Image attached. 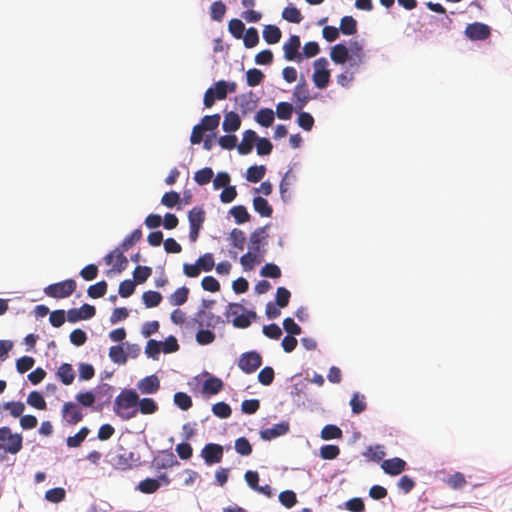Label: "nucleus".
<instances>
[{
    "mask_svg": "<svg viewBox=\"0 0 512 512\" xmlns=\"http://www.w3.org/2000/svg\"><path fill=\"white\" fill-rule=\"evenodd\" d=\"M212 412L215 416L225 419L231 416V407L225 402H217L212 406Z\"/></svg>",
    "mask_w": 512,
    "mask_h": 512,
    "instance_id": "nucleus-56",
    "label": "nucleus"
},
{
    "mask_svg": "<svg viewBox=\"0 0 512 512\" xmlns=\"http://www.w3.org/2000/svg\"><path fill=\"white\" fill-rule=\"evenodd\" d=\"M223 454V447L216 443H208L201 450V456L207 465H213L221 462Z\"/></svg>",
    "mask_w": 512,
    "mask_h": 512,
    "instance_id": "nucleus-9",
    "label": "nucleus"
},
{
    "mask_svg": "<svg viewBox=\"0 0 512 512\" xmlns=\"http://www.w3.org/2000/svg\"><path fill=\"white\" fill-rule=\"evenodd\" d=\"M279 501L286 508H291L297 503V497L295 492L285 490L279 494Z\"/></svg>",
    "mask_w": 512,
    "mask_h": 512,
    "instance_id": "nucleus-59",
    "label": "nucleus"
},
{
    "mask_svg": "<svg viewBox=\"0 0 512 512\" xmlns=\"http://www.w3.org/2000/svg\"><path fill=\"white\" fill-rule=\"evenodd\" d=\"M200 271L204 270L206 272L211 271L215 266L214 258L212 254L206 253L203 256L199 257L196 261Z\"/></svg>",
    "mask_w": 512,
    "mask_h": 512,
    "instance_id": "nucleus-63",
    "label": "nucleus"
},
{
    "mask_svg": "<svg viewBox=\"0 0 512 512\" xmlns=\"http://www.w3.org/2000/svg\"><path fill=\"white\" fill-rule=\"evenodd\" d=\"M174 403L181 410H188L192 406V399L184 392H177L174 394Z\"/></svg>",
    "mask_w": 512,
    "mask_h": 512,
    "instance_id": "nucleus-58",
    "label": "nucleus"
},
{
    "mask_svg": "<svg viewBox=\"0 0 512 512\" xmlns=\"http://www.w3.org/2000/svg\"><path fill=\"white\" fill-rule=\"evenodd\" d=\"M328 67V60L324 57L318 58L314 61V73L312 76L315 86L319 89L327 87L330 81V71Z\"/></svg>",
    "mask_w": 512,
    "mask_h": 512,
    "instance_id": "nucleus-5",
    "label": "nucleus"
},
{
    "mask_svg": "<svg viewBox=\"0 0 512 512\" xmlns=\"http://www.w3.org/2000/svg\"><path fill=\"white\" fill-rule=\"evenodd\" d=\"M230 214L233 216L237 224H242L250 220V214L243 205H237L230 209Z\"/></svg>",
    "mask_w": 512,
    "mask_h": 512,
    "instance_id": "nucleus-36",
    "label": "nucleus"
},
{
    "mask_svg": "<svg viewBox=\"0 0 512 512\" xmlns=\"http://www.w3.org/2000/svg\"><path fill=\"white\" fill-rule=\"evenodd\" d=\"M142 238V231L141 229H135L132 231L121 243V249L123 251L129 250L133 245H135L137 242H139Z\"/></svg>",
    "mask_w": 512,
    "mask_h": 512,
    "instance_id": "nucleus-44",
    "label": "nucleus"
},
{
    "mask_svg": "<svg viewBox=\"0 0 512 512\" xmlns=\"http://www.w3.org/2000/svg\"><path fill=\"white\" fill-rule=\"evenodd\" d=\"M2 408L5 409V410H8L10 415L17 418V417H20L22 415V413L24 412L25 410V405L24 403L20 402V401H11V402H6L2 405Z\"/></svg>",
    "mask_w": 512,
    "mask_h": 512,
    "instance_id": "nucleus-53",
    "label": "nucleus"
},
{
    "mask_svg": "<svg viewBox=\"0 0 512 512\" xmlns=\"http://www.w3.org/2000/svg\"><path fill=\"white\" fill-rule=\"evenodd\" d=\"M189 295V289L185 286L178 288L169 297L170 304L173 306H180L186 303Z\"/></svg>",
    "mask_w": 512,
    "mask_h": 512,
    "instance_id": "nucleus-31",
    "label": "nucleus"
},
{
    "mask_svg": "<svg viewBox=\"0 0 512 512\" xmlns=\"http://www.w3.org/2000/svg\"><path fill=\"white\" fill-rule=\"evenodd\" d=\"M220 119L221 117L219 114L207 115L202 118L201 123L199 125L205 131H212L219 126Z\"/></svg>",
    "mask_w": 512,
    "mask_h": 512,
    "instance_id": "nucleus-46",
    "label": "nucleus"
},
{
    "mask_svg": "<svg viewBox=\"0 0 512 512\" xmlns=\"http://www.w3.org/2000/svg\"><path fill=\"white\" fill-rule=\"evenodd\" d=\"M90 430L82 427L74 436H69L66 440L67 446L70 448L79 447L88 436Z\"/></svg>",
    "mask_w": 512,
    "mask_h": 512,
    "instance_id": "nucleus-35",
    "label": "nucleus"
},
{
    "mask_svg": "<svg viewBox=\"0 0 512 512\" xmlns=\"http://www.w3.org/2000/svg\"><path fill=\"white\" fill-rule=\"evenodd\" d=\"M253 208L262 217H271L273 213L272 206L268 203V201L265 198L261 196L254 197Z\"/></svg>",
    "mask_w": 512,
    "mask_h": 512,
    "instance_id": "nucleus-23",
    "label": "nucleus"
},
{
    "mask_svg": "<svg viewBox=\"0 0 512 512\" xmlns=\"http://www.w3.org/2000/svg\"><path fill=\"white\" fill-rule=\"evenodd\" d=\"M241 120L237 113L230 111L225 114L222 128L226 132H234L240 128Z\"/></svg>",
    "mask_w": 512,
    "mask_h": 512,
    "instance_id": "nucleus-22",
    "label": "nucleus"
},
{
    "mask_svg": "<svg viewBox=\"0 0 512 512\" xmlns=\"http://www.w3.org/2000/svg\"><path fill=\"white\" fill-rule=\"evenodd\" d=\"M297 123L305 131H310L314 125V118L310 113L301 111L298 115Z\"/></svg>",
    "mask_w": 512,
    "mask_h": 512,
    "instance_id": "nucleus-62",
    "label": "nucleus"
},
{
    "mask_svg": "<svg viewBox=\"0 0 512 512\" xmlns=\"http://www.w3.org/2000/svg\"><path fill=\"white\" fill-rule=\"evenodd\" d=\"M23 438L19 433H12L7 426L0 427V459L6 454H17L22 449Z\"/></svg>",
    "mask_w": 512,
    "mask_h": 512,
    "instance_id": "nucleus-2",
    "label": "nucleus"
},
{
    "mask_svg": "<svg viewBox=\"0 0 512 512\" xmlns=\"http://www.w3.org/2000/svg\"><path fill=\"white\" fill-rule=\"evenodd\" d=\"M66 491L64 488L57 487L46 491L45 499L51 503H60L65 499Z\"/></svg>",
    "mask_w": 512,
    "mask_h": 512,
    "instance_id": "nucleus-50",
    "label": "nucleus"
},
{
    "mask_svg": "<svg viewBox=\"0 0 512 512\" xmlns=\"http://www.w3.org/2000/svg\"><path fill=\"white\" fill-rule=\"evenodd\" d=\"M223 381L215 376H209L202 385V393L206 395L218 394L223 389Z\"/></svg>",
    "mask_w": 512,
    "mask_h": 512,
    "instance_id": "nucleus-19",
    "label": "nucleus"
},
{
    "mask_svg": "<svg viewBox=\"0 0 512 512\" xmlns=\"http://www.w3.org/2000/svg\"><path fill=\"white\" fill-rule=\"evenodd\" d=\"M235 450L241 456H248L252 453V445L245 437H239L235 440Z\"/></svg>",
    "mask_w": 512,
    "mask_h": 512,
    "instance_id": "nucleus-49",
    "label": "nucleus"
},
{
    "mask_svg": "<svg viewBox=\"0 0 512 512\" xmlns=\"http://www.w3.org/2000/svg\"><path fill=\"white\" fill-rule=\"evenodd\" d=\"M137 387L143 394H154L160 388V381L156 375H150L140 380Z\"/></svg>",
    "mask_w": 512,
    "mask_h": 512,
    "instance_id": "nucleus-15",
    "label": "nucleus"
},
{
    "mask_svg": "<svg viewBox=\"0 0 512 512\" xmlns=\"http://www.w3.org/2000/svg\"><path fill=\"white\" fill-rule=\"evenodd\" d=\"M340 454V448L337 445H324L320 448V457L325 460H333Z\"/></svg>",
    "mask_w": 512,
    "mask_h": 512,
    "instance_id": "nucleus-54",
    "label": "nucleus"
},
{
    "mask_svg": "<svg viewBox=\"0 0 512 512\" xmlns=\"http://www.w3.org/2000/svg\"><path fill=\"white\" fill-rule=\"evenodd\" d=\"M350 405L354 414L362 413L367 407L365 396L359 393H354L350 400Z\"/></svg>",
    "mask_w": 512,
    "mask_h": 512,
    "instance_id": "nucleus-39",
    "label": "nucleus"
},
{
    "mask_svg": "<svg viewBox=\"0 0 512 512\" xmlns=\"http://www.w3.org/2000/svg\"><path fill=\"white\" fill-rule=\"evenodd\" d=\"M152 269L148 266H137L133 272L134 282L144 283L151 275Z\"/></svg>",
    "mask_w": 512,
    "mask_h": 512,
    "instance_id": "nucleus-55",
    "label": "nucleus"
},
{
    "mask_svg": "<svg viewBox=\"0 0 512 512\" xmlns=\"http://www.w3.org/2000/svg\"><path fill=\"white\" fill-rule=\"evenodd\" d=\"M229 240L233 247H235L241 251L244 249V246L246 243V236L242 230L234 228L230 232Z\"/></svg>",
    "mask_w": 512,
    "mask_h": 512,
    "instance_id": "nucleus-34",
    "label": "nucleus"
},
{
    "mask_svg": "<svg viewBox=\"0 0 512 512\" xmlns=\"http://www.w3.org/2000/svg\"><path fill=\"white\" fill-rule=\"evenodd\" d=\"M190 228L201 229L205 221V211L201 207H194L188 213Z\"/></svg>",
    "mask_w": 512,
    "mask_h": 512,
    "instance_id": "nucleus-21",
    "label": "nucleus"
},
{
    "mask_svg": "<svg viewBox=\"0 0 512 512\" xmlns=\"http://www.w3.org/2000/svg\"><path fill=\"white\" fill-rule=\"evenodd\" d=\"M136 283L133 280L127 279L119 285V295L123 298L131 296L135 291Z\"/></svg>",
    "mask_w": 512,
    "mask_h": 512,
    "instance_id": "nucleus-64",
    "label": "nucleus"
},
{
    "mask_svg": "<svg viewBox=\"0 0 512 512\" xmlns=\"http://www.w3.org/2000/svg\"><path fill=\"white\" fill-rule=\"evenodd\" d=\"M339 29L344 35H353L357 32V21L352 16H344Z\"/></svg>",
    "mask_w": 512,
    "mask_h": 512,
    "instance_id": "nucleus-32",
    "label": "nucleus"
},
{
    "mask_svg": "<svg viewBox=\"0 0 512 512\" xmlns=\"http://www.w3.org/2000/svg\"><path fill=\"white\" fill-rule=\"evenodd\" d=\"M282 17L291 23H300L303 16L299 9L294 6L285 7L282 11Z\"/></svg>",
    "mask_w": 512,
    "mask_h": 512,
    "instance_id": "nucleus-37",
    "label": "nucleus"
},
{
    "mask_svg": "<svg viewBox=\"0 0 512 512\" xmlns=\"http://www.w3.org/2000/svg\"><path fill=\"white\" fill-rule=\"evenodd\" d=\"M57 376L64 385L72 384L75 378V372L72 365L68 363L61 364L58 368Z\"/></svg>",
    "mask_w": 512,
    "mask_h": 512,
    "instance_id": "nucleus-24",
    "label": "nucleus"
},
{
    "mask_svg": "<svg viewBox=\"0 0 512 512\" xmlns=\"http://www.w3.org/2000/svg\"><path fill=\"white\" fill-rule=\"evenodd\" d=\"M229 315L232 317V323L237 328H247L251 321L256 319V313L248 311L242 304L231 303L229 305Z\"/></svg>",
    "mask_w": 512,
    "mask_h": 512,
    "instance_id": "nucleus-3",
    "label": "nucleus"
},
{
    "mask_svg": "<svg viewBox=\"0 0 512 512\" xmlns=\"http://www.w3.org/2000/svg\"><path fill=\"white\" fill-rule=\"evenodd\" d=\"M274 118V112L270 108L260 109L255 117L257 123L264 127L271 126L274 122Z\"/></svg>",
    "mask_w": 512,
    "mask_h": 512,
    "instance_id": "nucleus-26",
    "label": "nucleus"
},
{
    "mask_svg": "<svg viewBox=\"0 0 512 512\" xmlns=\"http://www.w3.org/2000/svg\"><path fill=\"white\" fill-rule=\"evenodd\" d=\"M289 430V425L286 422L275 424L271 428L264 429L260 432V436L264 440H272L276 437L286 434Z\"/></svg>",
    "mask_w": 512,
    "mask_h": 512,
    "instance_id": "nucleus-18",
    "label": "nucleus"
},
{
    "mask_svg": "<svg viewBox=\"0 0 512 512\" xmlns=\"http://www.w3.org/2000/svg\"><path fill=\"white\" fill-rule=\"evenodd\" d=\"M293 106L288 102H280L276 106V115L279 119L288 120L291 118Z\"/></svg>",
    "mask_w": 512,
    "mask_h": 512,
    "instance_id": "nucleus-57",
    "label": "nucleus"
},
{
    "mask_svg": "<svg viewBox=\"0 0 512 512\" xmlns=\"http://www.w3.org/2000/svg\"><path fill=\"white\" fill-rule=\"evenodd\" d=\"M261 258V255L249 250L247 253L240 257V263L244 270H252L255 264L261 261Z\"/></svg>",
    "mask_w": 512,
    "mask_h": 512,
    "instance_id": "nucleus-28",
    "label": "nucleus"
},
{
    "mask_svg": "<svg viewBox=\"0 0 512 512\" xmlns=\"http://www.w3.org/2000/svg\"><path fill=\"white\" fill-rule=\"evenodd\" d=\"M160 488L159 480L155 478H146L139 482L137 489L144 494L155 493Z\"/></svg>",
    "mask_w": 512,
    "mask_h": 512,
    "instance_id": "nucleus-27",
    "label": "nucleus"
},
{
    "mask_svg": "<svg viewBox=\"0 0 512 512\" xmlns=\"http://www.w3.org/2000/svg\"><path fill=\"white\" fill-rule=\"evenodd\" d=\"M465 35L473 41H484L490 37L491 29L484 23L475 22L466 26Z\"/></svg>",
    "mask_w": 512,
    "mask_h": 512,
    "instance_id": "nucleus-8",
    "label": "nucleus"
},
{
    "mask_svg": "<svg viewBox=\"0 0 512 512\" xmlns=\"http://www.w3.org/2000/svg\"><path fill=\"white\" fill-rule=\"evenodd\" d=\"M293 99L296 109L301 111L311 99L310 90L305 80L300 81L294 88Z\"/></svg>",
    "mask_w": 512,
    "mask_h": 512,
    "instance_id": "nucleus-12",
    "label": "nucleus"
},
{
    "mask_svg": "<svg viewBox=\"0 0 512 512\" xmlns=\"http://www.w3.org/2000/svg\"><path fill=\"white\" fill-rule=\"evenodd\" d=\"M381 468L386 474L395 476L402 473L406 468V462L398 457L386 459L382 462Z\"/></svg>",
    "mask_w": 512,
    "mask_h": 512,
    "instance_id": "nucleus-14",
    "label": "nucleus"
},
{
    "mask_svg": "<svg viewBox=\"0 0 512 512\" xmlns=\"http://www.w3.org/2000/svg\"><path fill=\"white\" fill-rule=\"evenodd\" d=\"M262 364V357L255 351L243 353L238 361L239 368L247 373L255 372Z\"/></svg>",
    "mask_w": 512,
    "mask_h": 512,
    "instance_id": "nucleus-6",
    "label": "nucleus"
},
{
    "mask_svg": "<svg viewBox=\"0 0 512 512\" xmlns=\"http://www.w3.org/2000/svg\"><path fill=\"white\" fill-rule=\"evenodd\" d=\"M242 38L246 48H253L259 43V34L254 27L248 28Z\"/></svg>",
    "mask_w": 512,
    "mask_h": 512,
    "instance_id": "nucleus-43",
    "label": "nucleus"
},
{
    "mask_svg": "<svg viewBox=\"0 0 512 512\" xmlns=\"http://www.w3.org/2000/svg\"><path fill=\"white\" fill-rule=\"evenodd\" d=\"M109 357L112 362L123 365L127 362V355L123 348L119 345L111 346L109 349Z\"/></svg>",
    "mask_w": 512,
    "mask_h": 512,
    "instance_id": "nucleus-40",
    "label": "nucleus"
},
{
    "mask_svg": "<svg viewBox=\"0 0 512 512\" xmlns=\"http://www.w3.org/2000/svg\"><path fill=\"white\" fill-rule=\"evenodd\" d=\"M348 51L350 53L349 61L351 66H359L364 61L365 54L360 42L350 41Z\"/></svg>",
    "mask_w": 512,
    "mask_h": 512,
    "instance_id": "nucleus-16",
    "label": "nucleus"
},
{
    "mask_svg": "<svg viewBox=\"0 0 512 512\" xmlns=\"http://www.w3.org/2000/svg\"><path fill=\"white\" fill-rule=\"evenodd\" d=\"M291 297V293L285 287H278L276 291V305L280 308H284L288 305Z\"/></svg>",
    "mask_w": 512,
    "mask_h": 512,
    "instance_id": "nucleus-61",
    "label": "nucleus"
},
{
    "mask_svg": "<svg viewBox=\"0 0 512 512\" xmlns=\"http://www.w3.org/2000/svg\"><path fill=\"white\" fill-rule=\"evenodd\" d=\"M138 394L134 390H123L115 398L114 412L124 421L136 417L138 413Z\"/></svg>",
    "mask_w": 512,
    "mask_h": 512,
    "instance_id": "nucleus-1",
    "label": "nucleus"
},
{
    "mask_svg": "<svg viewBox=\"0 0 512 512\" xmlns=\"http://www.w3.org/2000/svg\"><path fill=\"white\" fill-rule=\"evenodd\" d=\"M27 404L38 410H45L47 408L44 397L38 391L30 392L27 397Z\"/></svg>",
    "mask_w": 512,
    "mask_h": 512,
    "instance_id": "nucleus-33",
    "label": "nucleus"
},
{
    "mask_svg": "<svg viewBox=\"0 0 512 512\" xmlns=\"http://www.w3.org/2000/svg\"><path fill=\"white\" fill-rule=\"evenodd\" d=\"M161 346L162 342L150 339L146 344L145 353L147 354L148 357L157 360L162 350Z\"/></svg>",
    "mask_w": 512,
    "mask_h": 512,
    "instance_id": "nucleus-52",
    "label": "nucleus"
},
{
    "mask_svg": "<svg viewBox=\"0 0 512 512\" xmlns=\"http://www.w3.org/2000/svg\"><path fill=\"white\" fill-rule=\"evenodd\" d=\"M268 226L257 228L250 234L249 237V250L253 251L261 256L265 253V250L261 247L265 244V240L268 237L266 232Z\"/></svg>",
    "mask_w": 512,
    "mask_h": 512,
    "instance_id": "nucleus-10",
    "label": "nucleus"
},
{
    "mask_svg": "<svg viewBox=\"0 0 512 512\" xmlns=\"http://www.w3.org/2000/svg\"><path fill=\"white\" fill-rule=\"evenodd\" d=\"M143 302L147 308H153L160 304L162 295L157 291H146L142 295Z\"/></svg>",
    "mask_w": 512,
    "mask_h": 512,
    "instance_id": "nucleus-38",
    "label": "nucleus"
},
{
    "mask_svg": "<svg viewBox=\"0 0 512 512\" xmlns=\"http://www.w3.org/2000/svg\"><path fill=\"white\" fill-rule=\"evenodd\" d=\"M226 13V6L222 1H215L210 6L211 18L215 21H222Z\"/></svg>",
    "mask_w": 512,
    "mask_h": 512,
    "instance_id": "nucleus-45",
    "label": "nucleus"
},
{
    "mask_svg": "<svg viewBox=\"0 0 512 512\" xmlns=\"http://www.w3.org/2000/svg\"><path fill=\"white\" fill-rule=\"evenodd\" d=\"M330 57L336 64H344L349 61V51L344 44H336L331 48Z\"/></svg>",
    "mask_w": 512,
    "mask_h": 512,
    "instance_id": "nucleus-20",
    "label": "nucleus"
},
{
    "mask_svg": "<svg viewBox=\"0 0 512 512\" xmlns=\"http://www.w3.org/2000/svg\"><path fill=\"white\" fill-rule=\"evenodd\" d=\"M260 274L263 277L276 279L281 277V270L276 264L267 263L261 268Z\"/></svg>",
    "mask_w": 512,
    "mask_h": 512,
    "instance_id": "nucleus-60",
    "label": "nucleus"
},
{
    "mask_svg": "<svg viewBox=\"0 0 512 512\" xmlns=\"http://www.w3.org/2000/svg\"><path fill=\"white\" fill-rule=\"evenodd\" d=\"M105 262L107 265L113 263L112 271L117 273H121L127 267L128 260L127 257L123 254L122 251L115 250L105 256Z\"/></svg>",
    "mask_w": 512,
    "mask_h": 512,
    "instance_id": "nucleus-13",
    "label": "nucleus"
},
{
    "mask_svg": "<svg viewBox=\"0 0 512 512\" xmlns=\"http://www.w3.org/2000/svg\"><path fill=\"white\" fill-rule=\"evenodd\" d=\"M107 292V283L102 280L88 287L87 294L89 297L96 299L103 297Z\"/></svg>",
    "mask_w": 512,
    "mask_h": 512,
    "instance_id": "nucleus-41",
    "label": "nucleus"
},
{
    "mask_svg": "<svg viewBox=\"0 0 512 512\" xmlns=\"http://www.w3.org/2000/svg\"><path fill=\"white\" fill-rule=\"evenodd\" d=\"M257 140V134L253 130H246L243 133L242 141L239 145H237V150L241 155H247L251 153L253 149V145Z\"/></svg>",
    "mask_w": 512,
    "mask_h": 512,
    "instance_id": "nucleus-17",
    "label": "nucleus"
},
{
    "mask_svg": "<svg viewBox=\"0 0 512 512\" xmlns=\"http://www.w3.org/2000/svg\"><path fill=\"white\" fill-rule=\"evenodd\" d=\"M263 38L268 44H276L280 41L282 32L275 25H266L263 28Z\"/></svg>",
    "mask_w": 512,
    "mask_h": 512,
    "instance_id": "nucleus-25",
    "label": "nucleus"
},
{
    "mask_svg": "<svg viewBox=\"0 0 512 512\" xmlns=\"http://www.w3.org/2000/svg\"><path fill=\"white\" fill-rule=\"evenodd\" d=\"M62 418L70 425L82 421L84 415L81 408L74 402H65L61 410Z\"/></svg>",
    "mask_w": 512,
    "mask_h": 512,
    "instance_id": "nucleus-11",
    "label": "nucleus"
},
{
    "mask_svg": "<svg viewBox=\"0 0 512 512\" xmlns=\"http://www.w3.org/2000/svg\"><path fill=\"white\" fill-rule=\"evenodd\" d=\"M300 46V37L298 35H291L283 44L284 58L287 61H302L303 55L299 52Z\"/></svg>",
    "mask_w": 512,
    "mask_h": 512,
    "instance_id": "nucleus-7",
    "label": "nucleus"
},
{
    "mask_svg": "<svg viewBox=\"0 0 512 512\" xmlns=\"http://www.w3.org/2000/svg\"><path fill=\"white\" fill-rule=\"evenodd\" d=\"M138 411L144 415L153 414L158 410L157 403L152 398H138Z\"/></svg>",
    "mask_w": 512,
    "mask_h": 512,
    "instance_id": "nucleus-29",
    "label": "nucleus"
},
{
    "mask_svg": "<svg viewBox=\"0 0 512 512\" xmlns=\"http://www.w3.org/2000/svg\"><path fill=\"white\" fill-rule=\"evenodd\" d=\"M228 31L236 38L240 39L243 37L245 31L244 23L237 18L231 19L228 23Z\"/></svg>",
    "mask_w": 512,
    "mask_h": 512,
    "instance_id": "nucleus-47",
    "label": "nucleus"
},
{
    "mask_svg": "<svg viewBox=\"0 0 512 512\" xmlns=\"http://www.w3.org/2000/svg\"><path fill=\"white\" fill-rule=\"evenodd\" d=\"M77 284L74 279L53 283L44 288V293L55 299L67 298L74 293Z\"/></svg>",
    "mask_w": 512,
    "mask_h": 512,
    "instance_id": "nucleus-4",
    "label": "nucleus"
},
{
    "mask_svg": "<svg viewBox=\"0 0 512 512\" xmlns=\"http://www.w3.org/2000/svg\"><path fill=\"white\" fill-rule=\"evenodd\" d=\"M213 175V170L210 167H205L195 172L194 180L199 185H206L212 180Z\"/></svg>",
    "mask_w": 512,
    "mask_h": 512,
    "instance_id": "nucleus-42",
    "label": "nucleus"
},
{
    "mask_svg": "<svg viewBox=\"0 0 512 512\" xmlns=\"http://www.w3.org/2000/svg\"><path fill=\"white\" fill-rule=\"evenodd\" d=\"M342 436V430L336 425H326L321 431V438L324 440L338 439Z\"/></svg>",
    "mask_w": 512,
    "mask_h": 512,
    "instance_id": "nucleus-51",
    "label": "nucleus"
},
{
    "mask_svg": "<svg viewBox=\"0 0 512 512\" xmlns=\"http://www.w3.org/2000/svg\"><path fill=\"white\" fill-rule=\"evenodd\" d=\"M265 172H266V168L263 165L251 166L246 171V179L249 182L257 183L263 179Z\"/></svg>",
    "mask_w": 512,
    "mask_h": 512,
    "instance_id": "nucleus-30",
    "label": "nucleus"
},
{
    "mask_svg": "<svg viewBox=\"0 0 512 512\" xmlns=\"http://www.w3.org/2000/svg\"><path fill=\"white\" fill-rule=\"evenodd\" d=\"M264 77L265 76H264L263 72L257 68L249 69L246 72L247 84H248V86H251V87H255V86L259 85L263 81Z\"/></svg>",
    "mask_w": 512,
    "mask_h": 512,
    "instance_id": "nucleus-48",
    "label": "nucleus"
}]
</instances>
